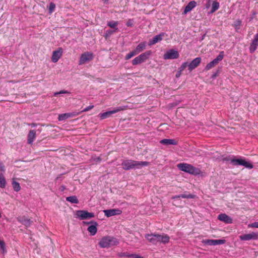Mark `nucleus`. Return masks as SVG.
Wrapping results in <instances>:
<instances>
[{"label": "nucleus", "instance_id": "473e14b6", "mask_svg": "<svg viewBox=\"0 0 258 258\" xmlns=\"http://www.w3.org/2000/svg\"><path fill=\"white\" fill-rule=\"evenodd\" d=\"M0 248L2 250V253L3 254H5L7 252L5 247V242L3 240H0Z\"/></svg>", "mask_w": 258, "mask_h": 258}, {"label": "nucleus", "instance_id": "f3484780", "mask_svg": "<svg viewBox=\"0 0 258 258\" xmlns=\"http://www.w3.org/2000/svg\"><path fill=\"white\" fill-rule=\"evenodd\" d=\"M258 46V33L256 34L254 37L253 39L252 40L249 48V52L253 53L257 49Z\"/></svg>", "mask_w": 258, "mask_h": 258}, {"label": "nucleus", "instance_id": "0eeeda50", "mask_svg": "<svg viewBox=\"0 0 258 258\" xmlns=\"http://www.w3.org/2000/svg\"><path fill=\"white\" fill-rule=\"evenodd\" d=\"M127 108V106H118L112 110L108 111L103 113H101L99 114V116L101 119H104L109 117L111 115L117 113L120 111L125 110Z\"/></svg>", "mask_w": 258, "mask_h": 258}, {"label": "nucleus", "instance_id": "7ed1b4c3", "mask_svg": "<svg viewBox=\"0 0 258 258\" xmlns=\"http://www.w3.org/2000/svg\"><path fill=\"white\" fill-rule=\"evenodd\" d=\"M223 161H229L230 163L235 166L242 165L245 168L251 169L253 167V165L249 162L246 161L243 159H234V156L230 158L229 156L224 157L222 159Z\"/></svg>", "mask_w": 258, "mask_h": 258}, {"label": "nucleus", "instance_id": "2eb2a0df", "mask_svg": "<svg viewBox=\"0 0 258 258\" xmlns=\"http://www.w3.org/2000/svg\"><path fill=\"white\" fill-rule=\"evenodd\" d=\"M103 212L105 216L110 217L112 216L120 215L121 214L122 211L119 209H112L104 210Z\"/></svg>", "mask_w": 258, "mask_h": 258}, {"label": "nucleus", "instance_id": "72a5a7b5", "mask_svg": "<svg viewBox=\"0 0 258 258\" xmlns=\"http://www.w3.org/2000/svg\"><path fill=\"white\" fill-rule=\"evenodd\" d=\"M241 24V21L239 19L236 20L233 24V26L235 28V29H238L240 28V26Z\"/></svg>", "mask_w": 258, "mask_h": 258}, {"label": "nucleus", "instance_id": "c85d7f7f", "mask_svg": "<svg viewBox=\"0 0 258 258\" xmlns=\"http://www.w3.org/2000/svg\"><path fill=\"white\" fill-rule=\"evenodd\" d=\"M12 186L13 188V189L15 191H19L21 189V186L20 185V183L16 181L15 180H13L12 182Z\"/></svg>", "mask_w": 258, "mask_h": 258}, {"label": "nucleus", "instance_id": "f257e3e1", "mask_svg": "<svg viewBox=\"0 0 258 258\" xmlns=\"http://www.w3.org/2000/svg\"><path fill=\"white\" fill-rule=\"evenodd\" d=\"M148 241L154 245H157L158 243L165 244L169 242L170 237L166 234H162L151 233L147 234L145 236Z\"/></svg>", "mask_w": 258, "mask_h": 258}, {"label": "nucleus", "instance_id": "864d4df0", "mask_svg": "<svg viewBox=\"0 0 258 258\" xmlns=\"http://www.w3.org/2000/svg\"><path fill=\"white\" fill-rule=\"evenodd\" d=\"M62 189H64V186L63 185L61 186Z\"/></svg>", "mask_w": 258, "mask_h": 258}, {"label": "nucleus", "instance_id": "79ce46f5", "mask_svg": "<svg viewBox=\"0 0 258 258\" xmlns=\"http://www.w3.org/2000/svg\"><path fill=\"white\" fill-rule=\"evenodd\" d=\"M0 170L2 172H4L5 170V167L2 162H0Z\"/></svg>", "mask_w": 258, "mask_h": 258}, {"label": "nucleus", "instance_id": "58836bf2", "mask_svg": "<svg viewBox=\"0 0 258 258\" xmlns=\"http://www.w3.org/2000/svg\"><path fill=\"white\" fill-rule=\"evenodd\" d=\"M62 94H70V92L69 91H68L63 90H61V91H60L59 92H55L54 93V96H57L58 95Z\"/></svg>", "mask_w": 258, "mask_h": 258}, {"label": "nucleus", "instance_id": "4468645a", "mask_svg": "<svg viewBox=\"0 0 258 258\" xmlns=\"http://www.w3.org/2000/svg\"><path fill=\"white\" fill-rule=\"evenodd\" d=\"M62 48L61 47L53 51L51 56V61L54 63L56 62L62 56Z\"/></svg>", "mask_w": 258, "mask_h": 258}, {"label": "nucleus", "instance_id": "8fccbe9b", "mask_svg": "<svg viewBox=\"0 0 258 258\" xmlns=\"http://www.w3.org/2000/svg\"><path fill=\"white\" fill-rule=\"evenodd\" d=\"M101 160V159L100 157H98L96 159H94L95 161H96V162H100Z\"/></svg>", "mask_w": 258, "mask_h": 258}, {"label": "nucleus", "instance_id": "f704fd0d", "mask_svg": "<svg viewBox=\"0 0 258 258\" xmlns=\"http://www.w3.org/2000/svg\"><path fill=\"white\" fill-rule=\"evenodd\" d=\"M136 54H137L136 53L135 51L134 50L131 51L130 52H129L128 53H127L125 55V60H128V59H130L131 57L136 55Z\"/></svg>", "mask_w": 258, "mask_h": 258}, {"label": "nucleus", "instance_id": "b1692460", "mask_svg": "<svg viewBox=\"0 0 258 258\" xmlns=\"http://www.w3.org/2000/svg\"><path fill=\"white\" fill-rule=\"evenodd\" d=\"M196 196L191 194H183L179 195L174 196L172 197V199H175L177 198H184V199H194Z\"/></svg>", "mask_w": 258, "mask_h": 258}, {"label": "nucleus", "instance_id": "2f4dec72", "mask_svg": "<svg viewBox=\"0 0 258 258\" xmlns=\"http://www.w3.org/2000/svg\"><path fill=\"white\" fill-rule=\"evenodd\" d=\"M219 8V3L216 1L213 2L211 10V13H213Z\"/></svg>", "mask_w": 258, "mask_h": 258}, {"label": "nucleus", "instance_id": "dca6fc26", "mask_svg": "<svg viewBox=\"0 0 258 258\" xmlns=\"http://www.w3.org/2000/svg\"><path fill=\"white\" fill-rule=\"evenodd\" d=\"M226 242L224 239H207L203 241L205 244L209 245H221L225 243Z\"/></svg>", "mask_w": 258, "mask_h": 258}, {"label": "nucleus", "instance_id": "393cba45", "mask_svg": "<svg viewBox=\"0 0 258 258\" xmlns=\"http://www.w3.org/2000/svg\"><path fill=\"white\" fill-rule=\"evenodd\" d=\"M147 43L146 42H142L140 43L135 49V51L137 54H138L143 51L146 47Z\"/></svg>", "mask_w": 258, "mask_h": 258}, {"label": "nucleus", "instance_id": "603ef678", "mask_svg": "<svg viewBox=\"0 0 258 258\" xmlns=\"http://www.w3.org/2000/svg\"><path fill=\"white\" fill-rule=\"evenodd\" d=\"M103 1H104V3H107L108 1V0H103Z\"/></svg>", "mask_w": 258, "mask_h": 258}, {"label": "nucleus", "instance_id": "a19ab883", "mask_svg": "<svg viewBox=\"0 0 258 258\" xmlns=\"http://www.w3.org/2000/svg\"><path fill=\"white\" fill-rule=\"evenodd\" d=\"M93 107H94L93 105H89V106H87V107L85 108L83 110V111H84V112L88 111L91 110V109H92Z\"/></svg>", "mask_w": 258, "mask_h": 258}, {"label": "nucleus", "instance_id": "a18cd8bd", "mask_svg": "<svg viewBox=\"0 0 258 258\" xmlns=\"http://www.w3.org/2000/svg\"><path fill=\"white\" fill-rule=\"evenodd\" d=\"M126 25V26H127L128 27H132L133 23H132V21L131 20H129L128 21V22H127Z\"/></svg>", "mask_w": 258, "mask_h": 258}, {"label": "nucleus", "instance_id": "20e7f679", "mask_svg": "<svg viewBox=\"0 0 258 258\" xmlns=\"http://www.w3.org/2000/svg\"><path fill=\"white\" fill-rule=\"evenodd\" d=\"M119 243L118 240L111 236H105L99 241V245L101 247L106 248L110 246L117 245Z\"/></svg>", "mask_w": 258, "mask_h": 258}, {"label": "nucleus", "instance_id": "e433bc0d", "mask_svg": "<svg viewBox=\"0 0 258 258\" xmlns=\"http://www.w3.org/2000/svg\"><path fill=\"white\" fill-rule=\"evenodd\" d=\"M114 32H116V31H114V30H106L105 32L104 37L105 38H107V37H109L112 34H113Z\"/></svg>", "mask_w": 258, "mask_h": 258}, {"label": "nucleus", "instance_id": "4be33fe9", "mask_svg": "<svg viewBox=\"0 0 258 258\" xmlns=\"http://www.w3.org/2000/svg\"><path fill=\"white\" fill-rule=\"evenodd\" d=\"M163 35L164 33H162L155 36L152 39L149 40L148 42L149 45L151 46L154 45L156 43L161 41Z\"/></svg>", "mask_w": 258, "mask_h": 258}, {"label": "nucleus", "instance_id": "f03ea898", "mask_svg": "<svg viewBox=\"0 0 258 258\" xmlns=\"http://www.w3.org/2000/svg\"><path fill=\"white\" fill-rule=\"evenodd\" d=\"M121 165L123 169L130 170L133 169H140L143 166H147L149 165V162L147 161L125 160L122 161Z\"/></svg>", "mask_w": 258, "mask_h": 258}, {"label": "nucleus", "instance_id": "bb28decb", "mask_svg": "<svg viewBox=\"0 0 258 258\" xmlns=\"http://www.w3.org/2000/svg\"><path fill=\"white\" fill-rule=\"evenodd\" d=\"M118 24V22L114 21H110L107 22V26L111 28H114V31L116 32L118 31V28L117 27Z\"/></svg>", "mask_w": 258, "mask_h": 258}, {"label": "nucleus", "instance_id": "c9c22d12", "mask_svg": "<svg viewBox=\"0 0 258 258\" xmlns=\"http://www.w3.org/2000/svg\"><path fill=\"white\" fill-rule=\"evenodd\" d=\"M55 8V5L53 3H50L48 8V11L49 14H51Z\"/></svg>", "mask_w": 258, "mask_h": 258}, {"label": "nucleus", "instance_id": "9b49d317", "mask_svg": "<svg viewBox=\"0 0 258 258\" xmlns=\"http://www.w3.org/2000/svg\"><path fill=\"white\" fill-rule=\"evenodd\" d=\"M239 239L241 241H249L250 240H257L258 233L251 232L248 234L241 235L239 236Z\"/></svg>", "mask_w": 258, "mask_h": 258}, {"label": "nucleus", "instance_id": "cd10ccee", "mask_svg": "<svg viewBox=\"0 0 258 258\" xmlns=\"http://www.w3.org/2000/svg\"><path fill=\"white\" fill-rule=\"evenodd\" d=\"M72 116V114L70 113H62L59 114L58 119L59 121L66 120Z\"/></svg>", "mask_w": 258, "mask_h": 258}, {"label": "nucleus", "instance_id": "1a4fd4ad", "mask_svg": "<svg viewBox=\"0 0 258 258\" xmlns=\"http://www.w3.org/2000/svg\"><path fill=\"white\" fill-rule=\"evenodd\" d=\"M94 58L92 52H86L82 53L80 57L79 64L82 65L92 60Z\"/></svg>", "mask_w": 258, "mask_h": 258}, {"label": "nucleus", "instance_id": "f8f14e48", "mask_svg": "<svg viewBox=\"0 0 258 258\" xmlns=\"http://www.w3.org/2000/svg\"><path fill=\"white\" fill-rule=\"evenodd\" d=\"M77 215L81 220L92 218L95 216L93 213H89L84 210L78 211L77 212Z\"/></svg>", "mask_w": 258, "mask_h": 258}, {"label": "nucleus", "instance_id": "39448f33", "mask_svg": "<svg viewBox=\"0 0 258 258\" xmlns=\"http://www.w3.org/2000/svg\"><path fill=\"white\" fill-rule=\"evenodd\" d=\"M177 167L181 171L188 173L191 174H198L199 173L200 170L196 168L192 165L187 163H179L177 165Z\"/></svg>", "mask_w": 258, "mask_h": 258}, {"label": "nucleus", "instance_id": "ea45409f", "mask_svg": "<svg viewBox=\"0 0 258 258\" xmlns=\"http://www.w3.org/2000/svg\"><path fill=\"white\" fill-rule=\"evenodd\" d=\"M248 227L251 228H258V222H254L251 224H249L248 226Z\"/></svg>", "mask_w": 258, "mask_h": 258}, {"label": "nucleus", "instance_id": "4c0bfd02", "mask_svg": "<svg viewBox=\"0 0 258 258\" xmlns=\"http://www.w3.org/2000/svg\"><path fill=\"white\" fill-rule=\"evenodd\" d=\"M188 62H183L178 69L180 70V72H182L188 66Z\"/></svg>", "mask_w": 258, "mask_h": 258}, {"label": "nucleus", "instance_id": "9d476101", "mask_svg": "<svg viewBox=\"0 0 258 258\" xmlns=\"http://www.w3.org/2000/svg\"><path fill=\"white\" fill-rule=\"evenodd\" d=\"M179 56V53L177 50L171 49L167 51L163 55L164 59H173L177 58Z\"/></svg>", "mask_w": 258, "mask_h": 258}, {"label": "nucleus", "instance_id": "37998d69", "mask_svg": "<svg viewBox=\"0 0 258 258\" xmlns=\"http://www.w3.org/2000/svg\"><path fill=\"white\" fill-rule=\"evenodd\" d=\"M218 74H219L218 71H217L216 72L213 73L211 76V78L215 79L218 76Z\"/></svg>", "mask_w": 258, "mask_h": 258}, {"label": "nucleus", "instance_id": "ddd939ff", "mask_svg": "<svg viewBox=\"0 0 258 258\" xmlns=\"http://www.w3.org/2000/svg\"><path fill=\"white\" fill-rule=\"evenodd\" d=\"M83 223L84 224H92V225L88 227L87 230L91 236L95 235L97 231V226H98V224L96 222L91 221L89 222H83Z\"/></svg>", "mask_w": 258, "mask_h": 258}, {"label": "nucleus", "instance_id": "412c9836", "mask_svg": "<svg viewBox=\"0 0 258 258\" xmlns=\"http://www.w3.org/2000/svg\"><path fill=\"white\" fill-rule=\"evenodd\" d=\"M36 138V131L33 130H30L27 135V143L32 144Z\"/></svg>", "mask_w": 258, "mask_h": 258}, {"label": "nucleus", "instance_id": "423d86ee", "mask_svg": "<svg viewBox=\"0 0 258 258\" xmlns=\"http://www.w3.org/2000/svg\"><path fill=\"white\" fill-rule=\"evenodd\" d=\"M151 54V51L148 50L142 53L132 60V64L134 66L141 63L146 60Z\"/></svg>", "mask_w": 258, "mask_h": 258}, {"label": "nucleus", "instance_id": "5fc2aeb1", "mask_svg": "<svg viewBox=\"0 0 258 258\" xmlns=\"http://www.w3.org/2000/svg\"><path fill=\"white\" fill-rule=\"evenodd\" d=\"M206 1H207V2H210V3H211V0H206Z\"/></svg>", "mask_w": 258, "mask_h": 258}, {"label": "nucleus", "instance_id": "7c9ffc66", "mask_svg": "<svg viewBox=\"0 0 258 258\" xmlns=\"http://www.w3.org/2000/svg\"><path fill=\"white\" fill-rule=\"evenodd\" d=\"M6 185V179L2 173H0V188H5Z\"/></svg>", "mask_w": 258, "mask_h": 258}, {"label": "nucleus", "instance_id": "6ab92c4d", "mask_svg": "<svg viewBox=\"0 0 258 258\" xmlns=\"http://www.w3.org/2000/svg\"><path fill=\"white\" fill-rule=\"evenodd\" d=\"M218 219L226 224L232 223V219L225 213L220 214L218 216Z\"/></svg>", "mask_w": 258, "mask_h": 258}, {"label": "nucleus", "instance_id": "aec40b11", "mask_svg": "<svg viewBox=\"0 0 258 258\" xmlns=\"http://www.w3.org/2000/svg\"><path fill=\"white\" fill-rule=\"evenodd\" d=\"M17 220L26 227L30 226L32 224V221L29 218H27L24 216L18 217L17 218Z\"/></svg>", "mask_w": 258, "mask_h": 258}, {"label": "nucleus", "instance_id": "c03bdc74", "mask_svg": "<svg viewBox=\"0 0 258 258\" xmlns=\"http://www.w3.org/2000/svg\"><path fill=\"white\" fill-rule=\"evenodd\" d=\"M123 255L126 256L128 257H134L135 254H130L127 252L124 253Z\"/></svg>", "mask_w": 258, "mask_h": 258}, {"label": "nucleus", "instance_id": "49530a36", "mask_svg": "<svg viewBox=\"0 0 258 258\" xmlns=\"http://www.w3.org/2000/svg\"><path fill=\"white\" fill-rule=\"evenodd\" d=\"M211 6V3L207 2L206 4L205 5V7L206 9H208Z\"/></svg>", "mask_w": 258, "mask_h": 258}, {"label": "nucleus", "instance_id": "3c124183", "mask_svg": "<svg viewBox=\"0 0 258 258\" xmlns=\"http://www.w3.org/2000/svg\"><path fill=\"white\" fill-rule=\"evenodd\" d=\"M134 257H135V258H143L141 256H139V255H136V254H135Z\"/></svg>", "mask_w": 258, "mask_h": 258}, {"label": "nucleus", "instance_id": "5701e85b", "mask_svg": "<svg viewBox=\"0 0 258 258\" xmlns=\"http://www.w3.org/2000/svg\"><path fill=\"white\" fill-rule=\"evenodd\" d=\"M197 6V2L194 1H191L189 2L186 6L185 7V9L183 11V14H186L187 13L190 12L194 8H195Z\"/></svg>", "mask_w": 258, "mask_h": 258}, {"label": "nucleus", "instance_id": "6e6552de", "mask_svg": "<svg viewBox=\"0 0 258 258\" xmlns=\"http://www.w3.org/2000/svg\"><path fill=\"white\" fill-rule=\"evenodd\" d=\"M224 57V51H221L216 58L207 64L205 68V70L208 71L217 65L221 61Z\"/></svg>", "mask_w": 258, "mask_h": 258}, {"label": "nucleus", "instance_id": "09e8293b", "mask_svg": "<svg viewBox=\"0 0 258 258\" xmlns=\"http://www.w3.org/2000/svg\"><path fill=\"white\" fill-rule=\"evenodd\" d=\"M181 72H180V70L178 69V71L176 74V77L177 78H178L181 75Z\"/></svg>", "mask_w": 258, "mask_h": 258}, {"label": "nucleus", "instance_id": "a878e982", "mask_svg": "<svg viewBox=\"0 0 258 258\" xmlns=\"http://www.w3.org/2000/svg\"><path fill=\"white\" fill-rule=\"evenodd\" d=\"M160 143L162 144H164V145H176L178 143L177 141L174 139H164L161 140L160 141Z\"/></svg>", "mask_w": 258, "mask_h": 258}, {"label": "nucleus", "instance_id": "de8ad7c7", "mask_svg": "<svg viewBox=\"0 0 258 258\" xmlns=\"http://www.w3.org/2000/svg\"><path fill=\"white\" fill-rule=\"evenodd\" d=\"M28 125L31 126L32 127H34L37 126V124L35 123H29Z\"/></svg>", "mask_w": 258, "mask_h": 258}, {"label": "nucleus", "instance_id": "c756f323", "mask_svg": "<svg viewBox=\"0 0 258 258\" xmlns=\"http://www.w3.org/2000/svg\"><path fill=\"white\" fill-rule=\"evenodd\" d=\"M66 200L68 202H69L73 204H78L79 203V201L77 198V197L73 196H70L66 198Z\"/></svg>", "mask_w": 258, "mask_h": 258}, {"label": "nucleus", "instance_id": "a211bd4d", "mask_svg": "<svg viewBox=\"0 0 258 258\" xmlns=\"http://www.w3.org/2000/svg\"><path fill=\"white\" fill-rule=\"evenodd\" d=\"M201 58L200 57L194 59L188 65V70L190 72L196 68L201 62Z\"/></svg>", "mask_w": 258, "mask_h": 258}]
</instances>
